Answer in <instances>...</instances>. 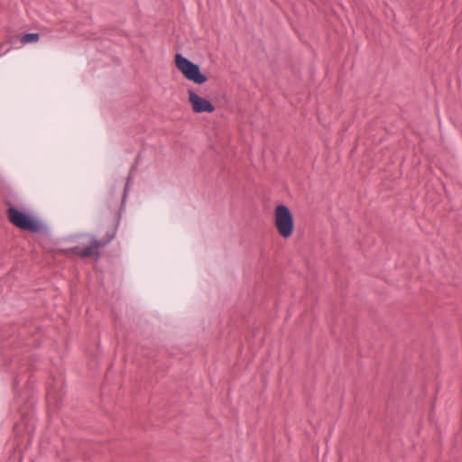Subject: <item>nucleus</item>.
<instances>
[{
  "label": "nucleus",
  "mask_w": 462,
  "mask_h": 462,
  "mask_svg": "<svg viewBox=\"0 0 462 462\" xmlns=\"http://www.w3.org/2000/svg\"><path fill=\"white\" fill-rule=\"evenodd\" d=\"M274 226L278 234L284 239L290 238L294 232V217L290 208L285 204H278L273 212Z\"/></svg>",
  "instance_id": "3"
},
{
  "label": "nucleus",
  "mask_w": 462,
  "mask_h": 462,
  "mask_svg": "<svg viewBox=\"0 0 462 462\" xmlns=\"http://www.w3.org/2000/svg\"><path fill=\"white\" fill-rule=\"evenodd\" d=\"M119 220L120 215L116 214L110 226L106 230L105 236L100 239H97L95 236H91L90 244L87 245L84 249L81 250L79 246H74L64 249L63 253L67 256L74 254L82 259L90 257H95L96 259H98L100 257V252L98 251V249L106 246L115 238L119 225Z\"/></svg>",
  "instance_id": "1"
},
{
  "label": "nucleus",
  "mask_w": 462,
  "mask_h": 462,
  "mask_svg": "<svg viewBox=\"0 0 462 462\" xmlns=\"http://www.w3.org/2000/svg\"><path fill=\"white\" fill-rule=\"evenodd\" d=\"M189 102L195 114L213 113L216 110L215 106L207 98L198 95L193 89L188 90Z\"/></svg>",
  "instance_id": "5"
},
{
  "label": "nucleus",
  "mask_w": 462,
  "mask_h": 462,
  "mask_svg": "<svg viewBox=\"0 0 462 462\" xmlns=\"http://www.w3.org/2000/svg\"><path fill=\"white\" fill-rule=\"evenodd\" d=\"M174 61L176 68L186 79L197 85H203L208 81V77L201 72L199 65L192 62L182 54L177 53L174 57Z\"/></svg>",
  "instance_id": "4"
},
{
  "label": "nucleus",
  "mask_w": 462,
  "mask_h": 462,
  "mask_svg": "<svg viewBox=\"0 0 462 462\" xmlns=\"http://www.w3.org/2000/svg\"><path fill=\"white\" fill-rule=\"evenodd\" d=\"M8 221L20 230L38 234L46 231L45 225L27 211L18 208L8 202L6 209Z\"/></svg>",
  "instance_id": "2"
},
{
  "label": "nucleus",
  "mask_w": 462,
  "mask_h": 462,
  "mask_svg": "<svg viewBox=\"0 0 462 462\" xmlns=\"http://www.w3.org/2000/svg\"><path fill=\"white\" fill-rule=\"evenodd\" d=\"M130 181H131V176L129 175V176H128V178H127V180H126V183H125V189H124V194H123V198H122V204L124 203V201H125V197H126V194H127V191H128V188H129Z\"/></svg>",
  "instance_id": "7"
},
{
  "label": "nucleus",
  "mask_w": 462,
  "mask_h": 462,
  "mask_svg": "<svg viewBox=\"0 0 462 462\" xmlns=\"http://www.w3.org/2000/svg\"><path fill=\"white\" fill-rule=\"evenodd\" d=\"M40 39V34L37 32H25L21 37V42L24 44L37 42Z\"/></svg>",
  "instance_id": "6"
}]
</instances>
